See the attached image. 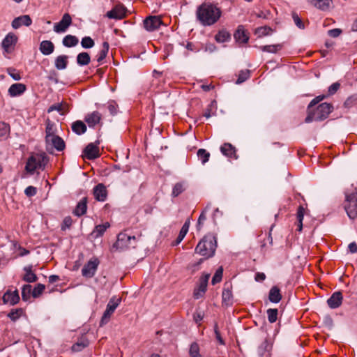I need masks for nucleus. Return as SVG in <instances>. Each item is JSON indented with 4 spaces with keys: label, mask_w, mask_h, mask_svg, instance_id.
Listing matches in <instances>:
<instances>
[{
    "label": "nucleus",
    "mask_w": 357,
    "mask_h": 357,
    "mask_svg": "<svg viewBox=\"0 0 357 357\" xmlns=\"http://www.w3.org/2000/svg\"><path fill=\"white\" fill-rule=\"evenodd\" d=\"M68 57L66 55L58 56L54 61L55 68L59 70L66 69L68 65Z\"/></svg>",
    "instance_id": "obj_29"
},
{
    "label": "nucleus",
    "mask_w": 357,
    "mask_h": 357,
    "mask_svg": "<svg viewBox=\"0 0 357 357\" xmlns=\"http://www.w3.org/2000/svg\"><path fill=\"white\" fill-rule=\"evenodd\" d=\"M211 276L210 273H204L199 278L198 287L195 289L193 296L196 299L203 296L207 289L208 282Z\"/></svg>",
    "instance_id": "obj_7"
},
{
    "label": "nucleus",
    "mask_w": 357,
    "mask_h": 357,
    "mask_svg": "<svg viewBox=\"0 0 357 357\" xmlns=\"http://www.w3.org/2000/svg\"><path fill=\"white\" fill-rule=\"evenodd\" d=\"M73 220L70 216H66L63 220V223L61 225V230L65 231L67 229H69L70 226L72 225Z\"/></svg>",
    "instance_id": "obj_54"
},
{
    "label": "nucleus",
    "mask_w": 357,
    "mask_h": 357,
    "mask_svg": "<svg viewBox=\"0 0 357 357\" xmlns=\"http://www.w3.org/2000/svg\"><path fill=\"white\" fill-rule=\"evenodd\" d=\"M110 225L109 222H105L102 225H98L95 227L93 232L91 233L92 235H94L96 238H98L102 236L106 229L109 227Z\"/></svg>",
    "instance_id": "obj_36"
},
{
    "label": "nucleus",
    "mask_w": 357,
    "mask_h": 357,
    "mask_svg": "<svg viewBox=\"0 0 357 357\" xmlns=\"http://www.w3.org/2000/svg\"><path fill=\"white\" fill-rule=\"evenodd\" d=\"M346 202L357 203V192H352L351 194L346 195Z\"/></svg>",
    "instance_id": "obj_61"
},
{
    "label": "nucleus",
    "mask_w": 357,
    "mask_h": 357,
    "mask_svg": "<svg viewBox=\"0 0 357 357\" xmlns=\"http://www.w3.org/2000/svg\"><path fill=\"white\" fill-rule=\"evenodd\" d=\"M38 160V159L37 158V155L30 156L28 158L25 166L26 171L30 174H33L35 170L37 169Z\"/></svg>",
    "instance_id": "obj_28"
},
{
    "label": "nucleus",
    "mask_w": 357,
    "mask_h": 357,
    "mask_svg": "<svg viewBox=\"0 0 357 357\" xmlns=\"http://www.w3.org/2000/svg\"><path fill=\"white\" fill-rule=\"evenodd\" d=\"M39 50L43 55L48 56L54 52V45L50 40H43L40 43Z\"/></svg>",
    "instance_id": "obj_17"
},
{
    "label": "nucleus",
    "mask_w": 357,
    "mask_h": 357,
    "mask_svg": "<svg viewBox=\"0 0 357 357\" xmlns=\"http://www.w3.org/2000/svg\"><path fill=\"white\" fill-rule=\"evenodd\" d=\"M269 344L267 340H265L261 344L259 347L258 352L260 356H263L264 354L268 350Z\"/></svg>",
    "instance_id": "obj_55"
},
{
    "label": "nucleus",
    "mask_w": 357,
    "mask_h": 357,
    "mask_svg": "<svg viewBox=\"0 0 357 357\" xmlns=\"http://www.w3.org/2000/svg\"><path fill=\"white\" fill-rule=\"evenodd\" d=\"M209 208H210V205H207L206 206V208L201 213V214L198 218V221H197V228L198 231H199L202 229L204 221L206 220V213L208 210H209Z\"/></svg>",
    "instance_id": "obj_45"
},
{
    "label": "nucleus",
    "mask_w": 357,
    "mask_h": 357,
    "mask_svg": "<svg viewBox=\"0 0 357 357\" xmlns=\"http://www.w3.org/2000/svg\"><path fill=\"white\" fill-rule=\"evenodd\" d=\"M101 119V114L94 111L92 113L86 116L84 120L88 123L89 127H94L96 125L100 123Z\"/></svg>",
    "instance_id": "obj_21"
},
{
    "label": "nucleus",
    "mask_w": 357,
    "mask_h": 357,
    "mask_svg": "<svg viewBox=\"0 0 357 357\" xmlns=\"http://www.w3.org/2000/svg\"><path fill=\"white\" fill-rule=\"evenodd\" d=\"M344 209L347 215L351 219H354L357 216V203H347L344 205Z\"/></svg>",
    "instance_id": "obj_30"
},
{
    "label": "nucleus",
    "mask_w": 357,
    "mask_h": 357,
    "mask_svg": "<svg viewBox=\"0 0 357 357\" xmlns=\"http://www.w3.org/2000/svg\"><path fill=\"white\" fill-rule=\"evenodd\" d=\"M32 265H29L24 266L23 270L26 272V273L22 277V280L26 282H34L37 281L38 277L35 273L32 271Z\"/></svg>",
    "instance_id": "obj_25"
},
{
    "label": "nucleus",
    "mask_w": 357,
    "mask_h": 357,
    "mask_svg": "<svg viewBox=\"0 0 357 357\" xmlns=\"http://www.w3.org/2000/svg\"><path fill=\"white\" fill-rule=\"evenodd\" d=\"M79 43L78 38L73 35L66 36L62 40V43L65 47H72L76 46Z\"/></svg>",
    "instance_id": "obj_35"
},
{
    "label": "nucleus",
    "mask_w": 357,
    "mask_h": 357,
    "mask_svg": "<svg viewBox=\"0 0 357 357\" xmlns=\"http://www.w3.org/2000/svg\"><path fill=\"white\" fill-rule=\"evenodd\" d=\"M272 32H273L272 29L267 26L258 27L255 31V33L259 37H264L266 36L271 35Z\"/></svg>",
    "instance_id": "obj_42"
},
{
    "label": "nucleus",
    "mask_w": 357,
    "mask_h": 357,
    "mask_svg": "<svg viewBox=\"0 0 357 357\" xmlns=\"http://www.w3.org/2000/svg\"><path fill=\"white\" fill-rule=\"evenodd\" d=\"M8 73L10 75V77L14 80H19V79H20V74L17 72H16V70L15 69L9 68V69H8Z\"/></svg>",
    "instance_id": "obj_63"
},
{
    "label": "nucleus",
    "mask_w": 357,
    "mask_h": 357,
    "mask_svg": "<svg viewBox=\"0 0 357 357\" xmlns=\"http://www.w3.org/2000/svg\"><path fill=\"white\" fill-rule=\"evenodd\" d=\"M230 38V33L226 30H221L215 36V39L218 43L227 42Z\"/></svg>",
    "instance_id": "obj_38"
},
{
    "label": "nucleus",
    "mask_w": 357,
    "mask_h": 357,
    "mask_svg": "<svg viewBox=\"0 0 357 357\" xmlns=\"http://www.w3.org/2000/svg\"><path fill=\"white\" fill-rule=\"evenodd\" d=\"M105 16L109 19L122 20L126 17V8L122 5H116Z\"/></svg>",
    "instance_id": "obj_11"
},
{
    "label": "nucleus",
    "mask_w": 357,
    "mask_h": 357,
    "mask_svg": "<svg viewBox=\"0 0 357 357\" xmlns=\"http://www.w3.org/2000/svg\"><path fill=\"white\" fill-rule=\"evenodd\" d=\"M220 151L222 153L227 157L234 158L235 159H237L236 148L230 143L223 144V145L220 147Z\"/></svg>",
    "instance_id": "obj_20"
},
{
    "label": "nucleus",
    "mask_w": 357,
    "mask_h": 357,
    "mask_svg": "<svg viewBox=\"0 0 357 357\" xmlns=\"http://www.w3.org/2000/svg\"><path fill=\"white\" fill-rule=\"evenodd\" d=\"M307 1L321 10H328L332 3V0H307Z\"/></svg>",
    "instance_id": "obj_24"
},
{
    "label": "nucleus",
    "mask_w": 357,
    "mask_h": 357,
    "mask_svg": "<svg viewBox=\"0 0 357 357\" xmlns=\"http://www.w3.org/2000/svg\"><path fill=\"white\" fill-rule=\"evenodd\" d=\"M91 61V56L88 52H81L77 56V63L80 66L88 65Z\"/></svg>",
    "instance_id": "obj_34"
},
{
    "label": "nucleus",
    "mask_w": 357,
    "mask_h": 357,
    "mask_svg": "<svg viewBox=\"0 0 357 357\" xmlns=\"http://www.w3.org/2000/svg\"><path fill=\"white\" fill-rule=\"evenodd\" d=\"M86 210H87V197H83L77 203L73 213L77 217H80L86 213Z\"/></svg>",
    "instance_id": "obj_18"
},
{
    "label": "nucleus",
    "mask_w": 357,
    "mask_h": 357,
    "mask_svg": "<svg viewBox=\"0 0 357 357\" xmlns=\"http://www.w3.org/2000/svg\"><path fill=\"white\" fill-rule=\"evenodd\" d=\"M131 239L135 241V236L128 235L126 232H121L118 234L117 241L113 245V248L120 250L128 249V243H130Z\"/></svg>",
    "instance_id": "obj_6"
},
{
    "label": "nucleus",
    "mask_w": 357,
    "mask_h": 357,
    "mask_svg": "<svg viewBox=\"0 0 357 357\" xmlns=\"http://www.w3.org/2000/svg\"><path fill=\"white\" fill-rule=\"evenodd\" d=\"M144 29L152 32L158 29L162 24V21L158 16H149L143 22Z\"/></svg>",
    "instance_id": "obj_8"
},
{
    "label": "nucleus",
    "mask_w": 357,
    "mask_h": 357,
    "mask_svg": "<svg viewBox=\"0 0 357 357\" xmlns=\"http://www.w3.org/2000/svg\"><path fill=\"white\" fill-rule=\"evenodd\" d=\"M17 40L18 38L14 33H8L1 42V47L3 50V53L10 54L13 52Z\"/></svg>",
    "instance_id": "obj_5"
},
{
    "label": "nucleus",
    "mask_w": 357,
    "mask_h": 357,
    "mask_svg": "<svg viewBox=\"0 0 357 357\" xmlns=\"http://www.w3.org/2000/svg\"><path fill=\"white\" fill-rule=\"evenodd\" d=\"M214 333H215V337H216L217 340L218 341V342L220 344L224 345L225 344V342L224 340L222 339V337H221L217 323H215L214 325Z\"/></svg>",
    "instance_id": "obj_56"
},
{
    "label": "nucleus",
    "mask_w": 357,
    "mask_h": 357,
    "mask_svg": "<svg viewBox=\"0 0 357 357\" xmlns=\"http://www.w3.org/2000/svg\"><path fill=\"white\" fill-rule=\"evenodd\" d=\"M24 310L22 308L13 309L8 314L9 317L13 321H17L23 314Z\"/></svg>",
    "instance_id": "obj_41"
},
{
    "label": "nucleus",
    "mask_w": 357,
    "mask_h": 357,
    "mask_svg": "<svg viewBox=\"0 0 357 357\" xmlns=\"http://www.w3.org/2000/svg\"><path fill=\"white\" fill-rule=\"evenodd\" d=\"M84 156L89 160H94L99 157V148L93 143H89L83 151Z\"/></svg>",
    "instance_id": "obj_12"
},
{
    "label": "nucleus",
    "mask_w": 357,
    "mask_h": 357,
    "mask_svg": "<svg viewBox=\"0 0 357 357\" xmlns=\"http://www.w3.org/2000/svg\"><path fill=\"white\" fill-rule=\"evenodd\" d=\"M234 37L238 43H247L249 40L248 36L247 35L243 26L241 25L238 26V29L234 34Z\"/></svg>",
    "instance_id": "obj_19"
},
{
    "label": "nucleus",
    "mask_w": 357,
    "mask_h": 357,
    "mask_svg": "<svg viewBox=\"0 0 357 357\" xmlns=\"http://www.w3.org/2000/svg\"><path fill=\"white\" fill-rule=\"evenodd\" d=\"M72 24V17L68 13H65L61 20L54 25V31L56 33H64Z\"/></svg>",
    "instance_id": "obj_9"
},
{
    "label": "nucleus",
    "mask_w": 357,
    "mask_h": 357,
    "mask_svg": "<svg viewBox=\"0 0 357 357\" xmlns=\"http://www.w3.org/2000/svg\"><path fill=\"white\" fill-rule=\"evenodd\" d=\"M109 49V45L108 42H107V41L103 42L101 50L99 51V52L97 54V55L96 56V61L98 62L97 66H99L102 63L103 61L105 60V59L106 58V56L108 54Z\"/></svg>",
    "instance_id": "obj_22"
},
{
    "label": "nucleus",
    "mask_w": 357,
    "mask_h": 357,
    "mask_svg": "<svg viewBox=\"0 0 357 357\" xmlns=\"http://www.w3.org/2000/svg\"><path fill=\"white\" fill-rule=\"evenodd\" d=\"M222 273L223 268L222 266H220L216 270L213 277L212 278L211 283L213 285L220 282L222 280Z\"/></svg>",
    "instance_id": "obj_48"
},
{
    "label": "nucleus",
    "mask_w": 357,
    "mask_h": 357,
    "mask_svg": "<svg viewBox=\"0 0 357 357\" xmlns=\"http://www.w3.org/2000/svg\"><path fill=\"white\" fill-rule=\"evenodd\" d=\"M121 298H116L115 296H113L112 298H110L109 301L107 305L106 310L104 312L102 319L100 320V326H103L104 324H107L109 321L111 315L114 313L116 307L119 306V305L121 303Z\"/></svg>",
    "instance_id": "obj_4"
},
{
    "label": "nucleus",
    "mask_w": 357,
    "mask_h": 357,
    "mask_svg": "<svg viewBox=\"0 0 357 357\" xmlns=\"http://www.w3.org/2000/svg\"><path fill=\"white\" fill-rule=\"evenodd\" d=\"M324 324L329 330L332 329V328L333 326V319L329 315L325 316L324 318Z\"/></svg>",
    "instance_id": "obj_58"
},
{
    "label": "nucleus",
    "mask_w": 357,
    "mask_h": 357,
    "mask_svg": "<svg viewBox=\"0 0 357 357\" xmlns=\"http://www.w3.org/2000/svg\"><path fill=\"white\" fill-rule=\"evenodd\" d=\"M49 143H51L58 151H62L66 147L65 142L59 135L53 136V137L49 139Z\"/></svg>",
    "instance_id": "obj_27"
},
{
    "label": "nucleus",
    "mask_w": 357,
    "mask_h": 357,
    "mask_svg": "<svg viewBox=\"0 0 357 357\" xmlns=\"http://www.w3.org/2000/svg\"><path fill=\"white\" fill-rule=\"evenodd\" d=\"M222 11L220 8L212 3H204L196 10L197 20L204 26H211L220 18Z\"/></svg>",
    "instance_id": "obj_1"
},
{
    "label": "nucleus",
    "mask_w": 357,
    "mask_h": 357,
    "mask_svg": "<svg viewBox=\"0 0 357 357\" xmlns=\"http://www.w3.org/2000/svg\"><path fill=\"white\" fill-rule=\"evenodd\" d=\"M117 104L114 101H109L108 105V109L112 115H116L117 114Z\"/></svg>",
    "instance_id": "obj_57"
},
{
    "label": "nucleus",
    "mask_w": 357,
    "mask_h": 357,
    "mask_svg": "<svg viewBox=\"0 0 357 357\" xmlns=\"http://www.w3.org/2000/svg\"><path fill=\"white\" fill-rule=\"evenodd\" d=\"M89 344V342L88 340H86V339H82V340L77 341L76 343H75L72 346V347H71L72 351H75V352L81 351L84 348L88 347Z\"/></svg>",
    "instance_id": "obj_37"
},
{
    "label": "nucleus",
    "mask_w": 357,
    "mask_h": 357,
    "mask_svg": "<svg viewBox=\"0 0 357 357\" xmlns=\"http://www.w3.org/2000/svg\"><path fill=\"white\" fill-rule=\"evenodd\" d=\"M222 303L228 305H231L233 303V295L231 291V286L229 285L227 287H224L222 294Z\"/></svg>",
    "instance_id": "obj_23"
},
{
    "label": "nucleus",
    "mask_w": 357,
    "mask_h": 357,
    "mask_svg": "<svg viewBox=\"0 0 357 357\" xmlns=\"http://www.w3.org/2000/svg\"><path fill=\"white\" fill-rule=\"evenodd\" d=\"M32 20L28 15H21L15 17L12 22V27L15 29H19L22 25L29 26L31 24Z\"/></svg>",
    "instance_id": "obj_16"
},
{
    "label": "nucleus",
    "mask_w": 357,
    "mask_h": 357,
    "mask_svg": "<svg viewBox=\"0 0 357 357\" xmlns=\"http://www.w3.org/2000/svg\"><path fill=\"white\" fill-rule=\"evenodd\" d=\"M99 260L97 258L89 260L82 268V275L86 278H92L98 268Z\"/></svg>",
    "instance_id": "obj_10"
},
{
    "label": "nucleus",
    "mask_w": 357,
    "mask_h": 357,
    "mask_svg": "<svg viewBox=\"0 0 357 357\" xmlns=\"http://www.w3.org/2000/svg\"><path fill=\"white\" fill-rule=\"evenodd\" d=\"M343 300L342 294L341 291L334 292L331 296L327 300V304L331 309L339 307Z\"/></svg>",
    "instance_id": "obj_14"
},
{
    "label": "nucleus",
    "mask_w": 357,
    "mask_h": 357,
    "mask_svg": "<svg viewBox=\"0 0 357 357\" xmlns=\"http://www.w3.org/2000/svg\"><path fill=\"white\" fill-rule=\"evenodd\" d=\"M93 193L96 200L98 202H104L107 199V190L103 183L96 185L93 188Z\"/></svg>",
    "instance_id": "obj_13"
},
{
    "label": "nucleus",
    "mask_w": 357,
    "mask_h": 357,
    "mask_svg": "<svg viewBox=\"0 0 357 357\" xmlns=\"http://www.w3.org/2000/svg\"><path fill=\"white\" fill-rule=\"evenodd\" d=\"M268 299L271 303H278L282 299L280 290L277 286L271 288L268 294Z\"/></svg>",
    "instance_id": "obj_26"
},
{
    "label": "nucleus",
    "mask_w": 357,
    "mask_h": 357,
    "mask_svg": "<svg viewBox=\"0 0 357 357\" xmlns=\"http://www.w3.org/2000/svg\"><path fill=\"white\" fill-rule=\"evenodd\" d=\"M332 109L333 106L331 105L326 102L321 103L313 112H309V114L305 118V121L310 123L313 121H323L328 116Z\"/></svg>",
    "instance_id": "obj_3"
},
{
    "label": "nucleus",
    "mask_w": 357,
    "mask_h": 357,
    "mask_svg": "<svg viewBox=\"0 0 357 357\" xmlns=\"http://www.w3.org/2000/svg\"><path fill=\"white\" fill-rule=\"evenodd\" d=\"M250 75V70L245 69L241 70L238 75V79L236 80V84H241L247 80Z\"/></svg>",
    "instance_id": "obj_44"
},
{
    "label": "nucleus",
    "mask_w": 357,
    "mask_h": 357,
    "mask_svg": "<svg viewBox=\"0 0 357 357\" xmlns=\"http://www.w3.org/2000/svg\"><path fill=\"white\" fill-rule=\"evenodd\" d=\"M305 214H307L306 209L301 205H300L297 209L296 218H297V226L298 231H301L303 229V220Z\"/></svg>",
    "instance_id": "obj_32"
},
{
    "label": "nucleus",
    "mask_w": 357,
    "mask_h": 357,
    "mask_svg": "<svg viewBox=\"0 0 357 357\" xmlns=\"http://www.w3.org/2000/svg\"><path fill=\"white\" fill-rule=\"evenodd\" d=\"M32 295V287L30 284H24L22 289V298L24 301H28Z\"/></svg>",
    "instance_id": "obj_40"
},
{
    "label": "nucleus",
    "mask_w": 357,
    "mask_h": 357,
    "mask_svg": "<svg viewBox=\"0 0 357 357\" xmlns=\"http://www.w3.org/2000/svg\"><path fill=\"white\" fill-rule=\"evenodd\" d=\"M204 261V259H200L197 263L189 265L188 268L195 273L198 270V266Z\"/></svg>",
    "instance_id": "obj_64"
},
{
    "label": "nucleus",
    "mask_w": 357,
    "mask_h": 357,
    "mask_svg": "<svg viewBox=\"0 0 357 357\" xmlns=\"http://www.w3.org/2000/svg\"><path fill=\"white\" fill-rule=\"evenodd\" d=\"M45 287L43 284H38L34 289L32 290V296L33 298L39 297L43 291L45 290Z\"/></svg>",
    "instance_id": "obj_50"
},
{
    "label": "nucleus",
    "mask_w": 357,
    "mask_h": 357,
    "mask_svg": "<svg viewBox=\"0 0 357 357\" xmlns=\"http://www.w3.org/2000/svg\"><path fill=\"white\" fill-rule=\"evenodd\" d=\"M217 248V238L213 234L205 235L195 248V252L203 256L204 259L212 257Z\"/></svg>",
    "instance_id": "obj_2"
},
{
    "label": "nucleus",
    "mask_w": 357,
    "mask_h": 357,
    "mask_svg": "<svg viewBox=\"0 0 357 357\" xmlns=\"http://www.w3.org/2000/svg\"><path fill=\"white\" fill-rule=\"evenodd\" d=\"M268 320L270 323H275L278 319V310L276 308H269L267 310Z\"/></svg>",
    "instance_id": "obj_46"
},
{
    "label": "nucleus",
    "mask_w": 357,
    "mask_h": 357,
    "mask_svg": "<svg viewBox=\"0 0 357 357\" xmlns=\"http://www.w3.org/2000/svg\"><path fill=\"white\" fill-rule=\"evenodd\" d=\"M292 17L295 24L300 29H304V24L301 20V19L298 17V15L294 13L292 15Z\"/></svg>",
    "instance_id": "obj_59"
},
{
    "label": "nucleus",
    "mask_w": 357,
    "mask_h": 357,
    "mask_svg": "<svg viewBox=\"0 0 357 357\" xmlns=\"http://www.w3.org/2000/svg\"><path fill=\"white\" fill-rule=\"evenodd\" d=\"M45 142L49 143V139L56 136L54 130V123H52L49 119L46 121V128H45Z\"/></svg>",
    "instance_id": "obj_31"
},
{
    "label": "nucleus",
    "mask_w": 357,
    "mask_h": 357,
    "mask_svg": "<svg viewBox=\"0 0 357 357\" xmlns=\"http://www.w3.org/2000/svg\"><path fill=\"white\" fill-rule=\"evenodd\" d=\"M3 303H9L11 305L17 304L20 301V296L17 290L14 291H7L2 297Z\"/></svg>",
    "instance_id": "obj_15"
},
{
    "label": "nucleus",
    "mask_w": 357,
    "mask_h": 357,
    "mask_svg": "<svg viewBox=\"0 0 357 357\" xmlns=\"http://www.w3.org/2000/svg\"><path fill=\"white\" fill-rule=\"evenodd\" d=\"M10 127L4 122L0 121V138L6 137L9 133Z\"/></svg>",
    "instance_id": "obj_52"
},
{
    "label": "nucleus",
    "mask_w": 357,
    "mask_h": 357,
    "mask_svg": "<svg viewBox=\"0 0 357 357\" xmlns=\"http://www.w3.org/2000/svg\"><path fill=\"white\" fill-rule=\"evenodd\" d=\"M37 158L38 159L37 163V169L41 168L44 169L45 165L47 163V158L45 155H37Z\"/></svg>",
    "instance_id": "obj_53"
},
{
    "label": "nucleus",
    "mask_w": 357,
    "mask_h": 357,
    "mask_svg": "<svg viewBox=\"0 0 357 357\" xmlns=\"http://www.w3.org/2000/svg\"><path fill=\"white\" fill-rule=\"evenodd\" d=\"M36 188L31 185L28 186L24 190V193L27 197H33L36 194Z\"/></svg>",
    "instance_id": "obj_60"
},
{
    "label": "nucleus",
    "mask_w": 357,
    "mask_h": 357,
    "mask_svg": "<svg viewBox=\"0 0 357 357\" xmlns=\"http://www.w3.org/2000/svg\"><path fill=\"white\" fill-rule=\"evenodd\" d=\"M197 156L202 160L203 164L208 161L210 153L204 149H200L197 151Z\"/></svg>",
    "instance_id": "obj_49"
},
{
    "label": "nucleus",
    "mask_w": 357,
    "mask_h": 357,
    "mask_svg": "<svg viewBox=\"0 0 357 357\" xmlns=\"http://www.w3.org/2000/svg\"><path fill=\"white\" fill-rule=\"evenodd\" d=\"M95 45L94 40L90 36H85L81 40V45L83 48H92Z\"/></svg>",
    "instance_id": "obj_47"
},
{
    "label": "nucleus",
    "mask_w": 357,
    "mask_h": 357,
    "mask_svg": "<svg viewBox=\"0 0 357 357\" xmlns=\"http://www.w3.org/2000/svg\"><path fill=\"white\" fill-rule=\"evenodd\" d=\"M190 357H199V347L197 343L193 342L190 347Z\"/></svg>",
    "instance_id": "obj_51"
},
{
    "label": "nucleus",
    "mask_w": 357,
    "mask_h": 357,
    "mask_svg": "<svg viewBox=\"0 0 357 357\" xmlns=\"http://www.w3.org/2000/svg\"><path fill=\"white\" fill-rule=\"evenodd\" d=\"M282 45L281 44H276L261 46L259 47V49L263 52L268 53H277L282 49Z\"/></svg>",
    "instance_id": "obj_39"
},
{
    "label": "nucleus",
    "mask_w": 357,
    "mask_h": 357,
    "mask_svg": "<svg viewBox=\"0 0 357 357\" xmlns=\"http://www.w3.org/2000/svg\"><path fill=\"white\" fill-rule=\"evenodd\" d=\"M72 130L77 135H82L86 131V126L82 121H76L72 124Z\"/></svg>",
    "instance_id": "obj_33"
},
{
    "label": "nucleus",
    "mask_w": 357,
    "mask_h": 357,
    "mask_svg": "<svg viewBox=\"0 0 357 357\" xmlns=\"http://www.w3.org/2000/svg\"><path fill=\"white\" fill-rule=\"evenodd\" d=\"M185 190V184L183 183H181V182L176 183L173 188L172 195L174 197H178Z\"/></svg>",
    "instance_id": "obj_43"
},
{
    "label": "nucleus",
    "mask_w": 357,
    "mask_h": 357,
    "mask_svg": "<svg viewBox=\"0 0 357 357\" xmlns=\"http://www.w3.org/2000/svg\"><path fill=\"white\" fill-rule=\"evenodd\" d=\"M326 98V96H318L316 98H314L309 104L308 105V109L310 110L311 107L319 103L320 101L324 100Z\"/></svg>",
    "instance_id": "obj_62"
}]
</instances>
